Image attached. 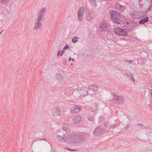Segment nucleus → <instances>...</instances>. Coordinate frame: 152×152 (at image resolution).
<instances>
[{
	"instance_id": "1",
	"label": "nucleus",
	"mask_w": 152,
	"mask_h": 152,
	"mask_svg": "<svg viewBox=\"0 0 152 152\" xmlns=\"http://www.w3.org/2000/svg\"><path fill=\"white\" fill-rule=\"evenodd\" d=\"M46 11V8L44 7L38 12L37 18L36 19L37 22H35L33 28L34 30H36L41 28L42 24L41 21L44 16Z\"/></svg>"
},
{
	"instance_id": "2",
	"label": "nucleus",
	"mask_w": 152,
	"mask_h": 152,
	"mask_svg": "<svg viewBox=\"0 0 152 152\" xmlns=\"http://www.w3.org/2000/svg\"><path fill=\"white\" fill-rule=\"evenodd\" d=\"M69 142L71 143L79 144L83 142L85 139L83 135H80L76 134H71L69 135Z\"/></svg>"
},
{
	"instance_id": "3",
	"label": "nucleus",
	"mask_w": 152,
	"mask_h": 152,
	"mask_svg": "<svg viewBox=\"0 0 152 152\" xmlns=\"http://www.w3.org/2000/svg\"><path fill=\"white\" fill-rule=\"evenodd\" d=\"M110 14L111 18L113 22L118 25L121 23V20L120 14L113 10L110 12Z\"/></svg>"
},
{
	"instance_id": "4",
	"label": "nucleus",
	"mask_w": 152,
	"mask_h": 152,
	"mask_svg": "<svg viewBox=\"0 0 152 152\" xmlns=\"http://www.w3.org/2000/svg\"><path fill=\"white\" fill-rule=\"evenodd\" d=\"M114 98L113 99V102L116 104H123L124 102L125 98L123 96H119L115 94H113Z\"/></svg>"
},
{
	"instance_id": "5",
	"label": "nucleus",
	"mask_w": 152,
	"mask_h": 152,
	"mask_svg": "<svg viewBox=\"0 0 152 152\" xmlns=\"http://www.w3.org/2000/svg\"><path fill=\"white\" fill-rule=\"evenodd\" d=\"M114 32L116 34L125 36L128 35L127 31L120 28H117L114 30Z\"/></svg>"
},
{
	"instance_id": "6",
	"label": "nucleus",
	"mask_w": 152,
	"mask_h": 152,
	"mask_svg": "<svg viewBox=\"0 0 152 152\" xmlns=\"http://www.w3.org/2000/svg\"><path fill=\"white\" fill-rule=\"evenodd\" d=\"M85 13L84 8L83 7H81L77 12V18L80 21H82L84 13Z\"/></svg>"
},
{
	"instance_id": "7",
	"label": "nucleus",
	"mask_w": 152,
	"mask_h": 152,
	"mask_svg": "<svg viewBox=\"0 0 152 152\" xmlns=\"http://www.w3.org/2000/svg\"><path fill=\"white\" fill-rule=\"evenodd\" d=\"M69 135L68 136V137H66L64 134L62 136H60L58 135L56 136V138L58 140L63 142H65L67 141H69Z\"/></svg>"
},
{
	"instance_id": "8",
	"label": "nucleus",
	"mask_w": 152,
	"mask_h": 152,
	"mask_svg": "<svg viewBox=\"0 0 152 152\" xmlns=\"http://www.w3.org/2000/svg\"><path fill=\"white\" fill-rule=\"evenodd\" d=\"M104 132V130L103 128L99 126L96 128L94 131V134L97 136H101Z\"/></svg>"
},
{
	"instance_id": "9",
	"label": "nucleus",
	"mask_w": 152,
	"mask_h": 152,
	"mask_svg": "<svg viewBox=\"0 0 152 152\" xmlns=\"http://www.w3.org/2000/svg\"><path fill=\"white\" fill-rule=\"evenodd\" d=\"M61 109L59 107H54L52 111L53 115L55 117L59 116L60 114Z\"/></svg>"
},
{
	"instance_id": "10",
	"label": "nucleus",
	"mask_w": 152,
	"mask_h": 152,
	"mask_svg": "<svg viewBox=\"0 0 152 152\" xmlns=\"http://www.w3.org/2000/svg\"><path fill=\"white\" fill-rule=\"evenodd\" d=\"M78 93L81 96L85 97L88 95V91L85 88L78 89H77Z\"/></svg>"
},
{
	"instance_id": "11",
	"label": "nucleus",
	"mask_w": 152,
	"mask_h": 152,
	"mask_svg": "<svg viewBox=\"0 0 152 152\" xmlns=\"http://www.w3.org/2000/svg\"><path fill=\"white\" fill-rule=\"evenodd\" d=\"M81 107L79 106H75L70 108V112L72 113H78L81 110Z\"/></svg>"
},
{
	"instance_id": "12",
	"label": "nucleus",
	"mask_w": 152,
	"mask_h": 152,
	"mask_svg": "<svg viewBox=\"0 0 152 152\" xmlns=\"http://www.w3.org/2000/svg\"><path fill=\"white\" fill-rule=\"evenodd\" d=\"M82 118L79 115H77L74 117L73 118V121L74 123L76 124H78L80 123L81 121Z\"/></svg>"
},
{
	"instance_id": "13",
	"label": "nucleus",
	"mask_w": 152,
	"mask_h": 152,
	"mask_svg": "<svg viewBox=\"0 0 152 152\" xmlns=\"http://www.w3.org/2000/svg\"><path fill=\"white\" fill-rule=\"evenodd\" d=\"M115 8L117 10L122 12L124 11L125 9L124 6H122L118 3L116 4Z\"/></svg>"
},
{
	"instance_id": "14",
	"label": "nucleus",
	"mask_w": 152,
	"mask_h": 152,
	"mask_svg": "<svg viewBox=\"0 0 152 152\" xmlns=\"http://www.w3.org/2000/svg\"><path fill=\"white\" fill-rule=\"evenodd\" d=\"M88 88L89 90H91L94 91H97L98 89V87L96 86L92 85L89 86Z\"/></svg>"
},
{
	"instance_id": "15",
	"label": "nucleus",
	"mask_w": 152,
	"mask_h": 152,
	"mask_svg": "<svg viewBox=\"0 0 152 152\" xmlns=\"http://www.w3.org/2000/svg\"><path fill=\"white\" fill-rule=\"evenodd\" d=\"M120 124V123L118 124H115L112 125H110L108 124H104V126L105 127H108V128H115L117 126H119Z\"/></svg>"
},
{
	"instance_id": "16",
	"label": "nucleus",
	"mask_w": 152,
	"mask_h": 152,
	"mask_svg": "<svg viewBox=\"0 0 152 152\" xmlns=\"http://www.w3.org/2000/svg\"><path fill=\"white\" fill-rule=\"evenodd\" d=\"M94 14L93 12H90L87 14V18L88 20H90L93 18Z\"/></svg>"
},
{
	"instance_id": "17",
	"label": "nucleus",
	"mask_w": 152,
	"mask_h": 152,
	"mask_svg": "<svg viewBox=\"0 0 152 152\" xmlns=\"http://www.w3.org/2000/svg\"><path fill=\"white\" fill-rule=\"evenodd\" d=\"M107 28V24L106 23H103L101 24L100 30L101 31H105Z\"/></svg>"
},
{
	"instance_id": "18",
	"label": "nucleus",
	"mask_w": 152,
	"mask_h": 152,
	"mask_svg": "<svg viewBox=\"0 0 152 152\" xmlns=\"http://www.w3.org/2000/svg\"><path fill=\"white\" fill-rule=\"evenodd\" d=\"M137 61L138 63L140 64H142L145 63L147 61V60L145 58H139L137 59Z\"/></svg>"
},
{
	"instance_id": "19",
	"label": "nucleus",
	"mask_w": 152,
	"mask_h": 152,
	"mask_svg": "<svg viewBox=\"0 0 152 152\" xmlns=\"http://www.w3.org/2000/svg\"><path fill=\"white\" fill-rule=\"evenodd\" d=\"M148 17H144L139 22L140 24H143L147 22L148 21Z\"/></svg>"
},
{
	"instance_id": "20",
	"label": "nucleus",
	"mask_w": 152,
	"mask_h": 152,
	"mask_svg": "<svg viewBox=\"0 0 152 152\" xmlns=\"http://www.w3.org/2000/svg\"><path fill=\"white\" fill-rule=\"evenodd\" d=\"M129 26L130 27L131 29L133 30L136 27L137 24L135 22H132L129 23Z\"/></svg>"
},
{
	"instance_id": "21",
	"label": "nucleus",
	"mask_w": 152,
	"mask_h": 152,
	"mask_svg": "<svg viewBox=\"0 0 152 152\" xmlns=\"http://www.w3.org/2000/svg\"><path fill=\"white\" fill-rule=\"evenodd\" d=\"M130 16L133 18L138 19L140 17V16L137 14L136 13H130Z\"/></svg>"
},
{
	"instance_id": "22",
	"label": "nucleus",
	"mask_w": 152,
	"mask_h": 152,
	"mask_svg": "<svg viewBox=\"0 0 152 152\" xmlns=\"http://www.w3.org/2000/svg\"><path fill=\"white\" fill-rule=\"evenodd\" d=\"M90 3L93 7H96V0H90Z\"/></svg>"
},
{
	"instance_id": "23",
	"label": "nucleus",
	"mask_w": 152,
	"mask_h": 152,
	"mask_svg": "<svg viewBox=\"0 0 152 152\" xmlns=\"http://www.w3.org/2000/svg\"><path fill=\"white\" fill-rule=\"evenodd\" d=\"M69 128V125L67 124H65L62 126L63 129L64 131L68 130Z\"/></svg>"
},
{
	"instance_id": "24",
	"label": "nucleus",
	"mask_w": 152,
	"mask_h": 152,
	"mask_svg": "<svg viewBox=\"0 0 152 152\" xmlns=\"http://www.w3.org/2000/svg\"><path fill=\"white\" fill-rule=\"evenodd\" d=\"M9 1V0H0V2L4 5L8 4Z\"/></svg>"
},
{
	"instance_id": "25",
	"label": "nucleus",
	"mask_w": 152,
	"mask_h": 152,
	"mask_svg": "<svg viewBox=\"0 0 152 152\" xmlns=\"http://www.w3.org/2000/svg\"><path fill=\"white\" fill-rule=\"evenodd\" d=\"M79 38V37H77V36L74 37L72 39V42L73 43H75L77 42L78 41L77 39Z\"/></svg>"
},
{
	"instance_id": "26",
	"label": "nucleus",
	"mask_w": 152,
	"mask_h": 152,
	"mask_svg": "<svg viewBox=\"0 0 152 152\" xmlns=\"http://www.w3.org/2000/svg\"><path fill=\"white\" fill-rule=\"evenodd\" d=\"M137 125L138 126H140V128L141 129H146V127L144 126V125L141 124H138Z\"/></svg>"
},
{
	"instance_id": "27",
	"label": "nucleus",
	"mask_w": 152,
	"mask_h": 152,
	"mask_svg": "<svg viewBox=\"0 0 152 152\" xmlns=\"http://www.w3.org/2000/svg\"><path fill=\"white\" fill-rule=\"evenodd\" d=\"M147 53L143 51V52H140V54H141L142 57L145 58L146 56V55Z\"/></svg>"
},
{
	"instance_id": "28",
	"label": "nucleus",
	"mask_w": 152,
	"mask_h": 152,
	"mask_svg": "<svg viewBox=\"0 0 152 152\" xmlns=\"http://www.w3.org/2000/svg\"><path fill=\"white\" fill-rule=\"evenodd\" d=\"M56 78L57 79H63V77L62 75H61L60 74H57L56 75Z\"/></svg>"
},
{
	"instance_id": "29",
	"label": "nucleus",
	"mask_w": 152,
	"mask_h": 152,
	"mask_svg": "<svg viewBox=\"0 0 152 152\" xmlns=\"http://www.w3.org/2000/svg\"><path fill=\"white\" fill-rule=\"evenodd\" d=\"M38 140H40V141L44 140H45L46 142H48V141L46 139H45V136L44 135L42 137H40L39 138Z\"/></svg>"
},
{
	"instance_id": "30",
	"label": "nucleus",
	"mask_w": 152,
	"mask_h": 152,
	"mask_svg": "<svg viewBox=\"0 0 152 152\" xmlns=\"http://www.w3.org/2000/svg\"><path fill=\"white\" fill-rule=\"evenodd\" d=\"M130 126V123H129L127 124L126 127L125 128V129L126 130H127L129 129V126Z\"/></svg>"
},
{
	"instance_id": "31",
	"label": "nucleus",
	"mask_w": 152,
	"mask_h": 152,
	"mask_svg": "<svg viewBox=\"0 0 152 152\" xmlns=\"http://www.w3.org/2000/svg\"><path fill=\"white\" fill-rule=\"evenodd\" d=\"M69 49V46L67 45H66L63 48V50H65L67 49Z\"/></svg>"
},
{
	"instance_id": "32",
	"label": "nucleus",
	"mask_w": 152,
	"mask_h": 152,
	"mask_svg": "<svg viewBox=\"0 0 152 152\" xmlns=\"http://www.w3.org/2000/svg\"><path fill=\"white\" fill-rule=\"evenodd\" d=\"M94 120V117L93 116H91L88 118V120L90 121H93Z\"/></svg>"
},
{
	"instance_id": "33",
	"label": "nucleus",
	"mask_w": 152,
	"mask_h": 152,
	"mask_svg": "<svg viewBox=\"0 0 152 152\" xmlns=\"http://www.w3.org/2000/svg\"><path fill=\"white\" fill-rule=\"evenodd\" d=\"M148 10H152V0H151V4H150V5L148 8Z\"/></svg>"
},
{
	"instance_id": "34",
	"label": "nucleus",
	"mask_w": 152,
	"mask_h": 152,
	"mask_svg": "<svg viewBox=\"0 0 152 152\" xmlns=\"http://www.w3.org/2000/svg\"><path fill=\"white\" fill-rule=\"evenodd\" d=\"M64 53H65L64 50H63L62 51H61V52L60 54V56H62L63 55V54Z\"/></svg>"
},
{
	"instance_id": "35",
	"label": "nucleus",
	"mask_w": 152,
	"mask_h": 152,
	"mask_svg": "<svg viewBox=\"0 0 152 152\" xmlns=\"http://www.w3.org/2000/svg\"><path fill=\"white\" fill-rule=\"evenodd\" d=\"M149 22L151 23L152 24V17H150L149 20H148V21Z\"/></svg>"
},
{
	"instance_id": "36",
	"label": "nucleus",
	"mask_w": 152,
	"mask_h": 152,
	"mask_svg": "<svg viewBox=\"0 0 152 152\" xmlns=\"http://www.w3.org/2000/svg\"><path fill=\"white\" fill-rule=\"evenodd\" d=\"M128 63L129 64H132L133 63V60H128Z\"/></svg>"
},
{
	"instance_id": "37",
	"label": "nucleus",
	"mask_w": 152,
	"mask_h": 152,
	"mask_svg": "<svg viewBox=\"0 0 152 152\" xmlns=\"http://www.w3.org/2000/svg\"><path fill=\"white\" fill-rule=\"evenodd\" d=\"M66 149L69 151H75V150H73V149H71L69 148H66Z\"/></svg>"
},
{
	"instance_id": "38",
	"label": "nucleus",
	"mask_w": 152,
	"mask_h": 152,
	"mask_svg": "<svg viewBox=\"0 0 152 152\" xmlns=\"http://www.w3.org/2000/svg\"><path fill=\"white\" fill-rule=\"evenodd\" d=\"M67 60L66 59H65L64 60V61H63V63L64 65H65L66 64V62Z\"/></svg>"
},
{
	"instance_id": "39",
	"label": "nucleus",
	"mask_w": 152,
	"mask_h": 152,
	"mask_svg": "<svg viewBox=\"0 0 152 152\" xmlns=\"http://www.w3.org/2000/svg\"><path fill=\"white\" fill-rule=\"evenodd\" d=\"M60 50L58 51V53H57V56H59V55H60Z\"/></svg>"
},
{
	"instance_id": "40",
	"label": "nucleus",
	"mask_w": 152,
	"mask_h": 152,
	"mask_svg": "<svg viewBox=\"0 0 152 152\" xmlns=\"http://www.w3.org/2000/svg\"><path fill=\"white\" fill-rule=\"evenodd\" d=\"M149 55L148 54V53H147V54H146V56L145 57H146V58H149Z\"/></svg>"
},
{
	"instance_id": "41",
	"label": "nucleus",
	"mask_w": 152,
	"mask_h": 152,
	"mask_svg": "<svg viewBox=\"0 0 152 152\" xmlns=\"http://www.w3.org/2000/svg\"><path fill=\"white\" fill-rule=\"evenodd\" d=\"M91 110V111H92L93 112H96V110H94L93 109H92Z\"/></svg>"
},
{
	"instance_id": "42",
	"label": "nucleus",
	"mask_w": 152,
	"mask_h": 152,
	"mask_svg": "<svg viewBox=\"0 0 152 152\" xmlns=\"http://www.w3.org/2000/svg\"><path fill=\"white\" fill-rule=\"evenodd\" d=\"M72 60V58H71L70 57H69V61H70L71 60Z\"/></svg>"
},
{
	"instance_id": "43",
	"label": "nucleus",
	"mask_w": 152,
	"mask_h": 152,
	"mask_svg": "<svg viewBox=\"0 0 152 152\" xmlns=\"http://www.w3.org/2000/svg\"><path fill=\"white\" fill-rule=\"evenodd\" d=\"M128 60H126L124 61H125V62H128Z\"/></svg>"
},
{
	"instance_id": "44",
	"label": "nucleus",
	"mask_w": 152,
	"mask_h": 152,
	"mask_svg": "<svg viewBox=\"0 0 152 152\" xmlns=\"http://www.w3.org/2000/svg\"><path fill=\"white\" fill-rule=\"evenodd\" d=\"M72 61H75V59H74V58H73L72 59Z\"/></svg>"
},
{
	"instance_id": "45",
	"label": "nucleus",
	"mask_w": 152,
	"mask_h": 152,
	"mask_svg": "<svg viewBox=\"0 0 152 152\" xmlns=\"http://www.w3.org/2000/svg\"><path fill=\"white\" fill-rule=\"evenodd\" d=\"M3 31V30H2L1 32H0V35L1 34L2 32Z\"/></svg>"
},
{
	"instance_id": "46",
	"label": "nucleus",
	"mask_w": 152,
	"mask_h": 152,
	"mask_svg": "<svg viewBox=\"0 0 152 152\" xmlns=\"http://www.w3.org/2000/svg\"><path fill=\"white\" fill-rule=\"evenodd\" d=\"M96 107H97L98 106V105L97 104H96Z\"/></svg>"
},
{
	"instance_id": "47",
	"label": "nucleus",
	"mask_w": 152,
	"mask_h": 152,
	"mask_svg": "<svg viewBox=\"0 0 152 152\" xmlns=\"http://www.w3.org/2000/svg\"><path fill=\"white\" fill-rule=\"evenodd\" d=\"M71 64V65H73V64H72H72Z\"/></svg>"
}]
</instances>
